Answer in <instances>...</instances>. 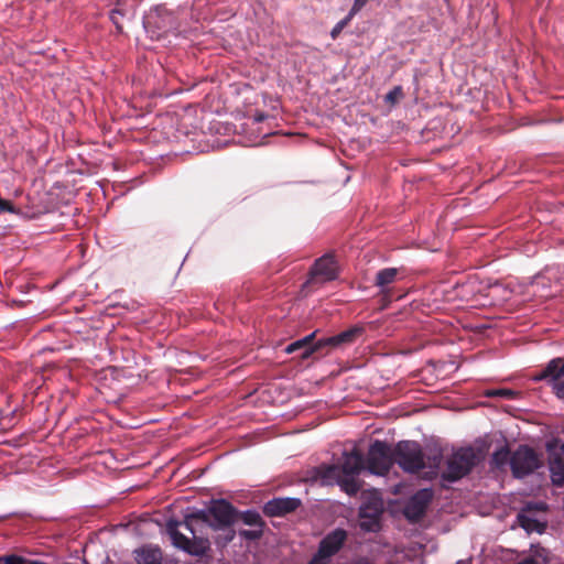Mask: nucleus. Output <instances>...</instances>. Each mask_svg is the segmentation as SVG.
Masks as SVG:
<instances>
[{
  "mask_svg": "<svg viewBox=\"0 0 564 564\" xmlns=\"http://www.w3.org/2000/svg\"><path fill=\"white\" fill-rule=\"evenodd\" d=\"M197 511L186 514L183 522L170 520L166 531L175 547L194 556H202L210 549V542L205 536L207 521L196 519Z\"/></svg>",
  "mask_w": 564,
  "mask_h": 564,
  "instance_id": "1",
  "label": "nucleus"
},
{
  "mask_svg": "<svg viewBox=\"0 0 564 564\" xmlns=\"http://www.w3.org/2000/svg\"><path fill=\"white\" fill-rule=\"evenodd\" d=\"M239 511L225 499H213L206 509L197 510L196 519L208 522L215 531L230 529L237 521Z\"/></svg>",
  "mask_w": 564,
  "mask_h": 564,
  "instance_id": "2",
  "label": "nucleus"
},
{
  "mask_svg": "<svg viewBox=\"0 0 564 564\" xmlns=\"http://www.w3.org/2000/svg\"><path fill=\"white\" fill-rule=\"evenodd\" d=\"M477 462L478 456L473 447H462L447 458L442 478L451 482L457 481L468 475Z\"/></svg>",
  "mask_w": 564,
  "mask_h": 564,
  "instance_id": "3",
  "label": "nucleus"
},
{
  "mask_svg": "<svg viewBox=\"0 0 564 564\" xmlns=\"http://www.w3.org/2000/svg\"><path fill=\"white\" fill-rule=\"evenodd\" d=\"M394 463L409 474H416L425 468V457L419 443L401 441L394 447Z\"/></svg>",
  "mask_w": 564,
  "mask_h": 564,
  "instance_id": "4",
  "label": "nucleus"
},
{
  "mask_svg": "<svg viewBox=\"0 0 564 564\" xmlns=\"http://www.w3.org/2000/svg\"><path fill=\"white\" fill-rule=\"evenodd\" d=\"M543 466L541 454L528 445H519L511 456V474L517 479L532 475Z\"/></svg>",
  "mask_w": 564,
  "mask_h": 564,
  "instance_id": "5",
  "label": "nucleus"
},
{
  "mask_svg": "<svg viewBox=\"0 0 564 564\" xmlns=\"http://www.w3.org/2000/svg\"><path fill=\"white\" fill-rule=\"evenodd\" d=\"M366 468L375 475L384 476L394 464V448L386 442L376 440L367 453Z\"/></svg>",
  "mask_w": 564,
  "mask_h": 564,
  "instance_id": "6",
  "label": "nucleus"
},
{
  "mask_svg": "<svg viewBox=\"0 0 564 564\" xmlns=\"http://www.w3.org/2000/svg\"><path fill=\"white\" fill-rule=\"evenodd\" d=\"M339 275V265L334 253H325L316 259L311 267L308 278L305 282L307 286L321 285L334 281Z\"/></svg>",
  "mask_w": 564,
  "mask_h": 564,
  "instance_id": "7",
  "label": "nucleus"
},
{
  "mask_svg": "<svg viewBox=\"0 0 564 564\" xmlns=\"http://www.w3.org/2000/svg\"><path fill=\"white\" fill-rule=\"evenodd\" d=\"M346 540L347 532L344 529L329 532L321 540L317 552L307 564H328L329 558L341 549Z\"/></svg>",
  "mask_w": 564,
  "mask_h": 564,
  "instance_id": "8",
  "label": "nucleus"
},
{
  "mask_svg": "<svg viewBox=\"0 0 564 564\" xmlns=\"http://www.w3.org/2000/svg\"><path fill=\"white\" fill-rule=\"evenodd\" d=\"M382 512L383 501L377 492H375L360 507L359 516L361 518V529L366 531H377L379 529V521Z\"/></svg>",
  "mask_w": 564,
  "mask_h": 564,
  "instance_id": "9",
  "label": "nucleus"
},
{
  "mask_svg": "<svg viewBox=\"0 0 564 564\" xmlns=\"http://www.w3.org/2000/svg\"><path fill=\"white\" fill-rule=\"evenodd\" d=\"M433 496V490L429 488L416 491L404 507L405 518L412 522L419 521L425 514Z\"/></svg>",
  "mask_w": 564,
  "mask_h": 564,
  "instance_id": "10",
  "label": "nucleus"
},
{
  "mask_svg": "<svg viewBox=\"0 0 564 564\" xmlns=\"http://www.w3.org/2000/svg\"><path fill=\"white\" fill-rule=\"evenodd\" d=\"M560 438L546 442L545 449L549 455V469L552 484L556 487L564 486V456L557 452Z\"/></svg>",
  "mask_w": 564,
  "mask_h": 564,
  "instance_id": "11",
  "label": "nucleus"
},
{
  "mask_svg": "<svg viewBox=\"0 0 564 564\" xmlns=\"http://www.w3.org/2000/svg\"><path fill=\"white\" fill-rule=\"evenodd\" d=\"M144 26L149 32H152L153 36L160 37L163 33L175 29V20L172 13L159 8L155 13L147 17Z\"/></svg>",
  "mask_w": 564,
  "mask_h": 564,
  "instance_id": "12",
  "label": "nucleus"
},
{
  "mask_svg": "<svg viewBox=\"0 0 564 564\" xmlns=\"http://www.w3.org/2000/svg\"><path fill=\"white\" fill-rule=\"evenodd\" d=\"M364 334V327L352 326L335 336L321 339L323 355L330 350L351 345Z\"/></svg>",
  "mask_w": 564,
  "mask_h": 564,
  "instance_id": "13",
  "label": "nucleus"
},
{
  "mask_svg": "<svg viewBox=\"0 0 564 564\" xmlns=\"http://www.w3.org/2000/svg\"><path fill=\"white\" fill-rule=\"evenodd\" d=\"M316 332L295 340L284 348L286 354H297L301 359H307L314 354L323 355L321 339L315 341Z\"/></svg>",
  "mask_w": 564,
  "mask_h": 564,
  "instance_id": "14",
  "label": "nucleus"
},
{
  "mask_svg": "<svg viewBox=\"0 0 564 564\" xmlns=\"http://www.w3.org/2000/svg\"><path fill=\"white\" fill-rule=\"evenodd\" d=\"M302 505L299 498H273L265 502L263 512L268 517H283L291 512H294Z\"/></svg>",
  "mask_w": 564,
  "mask_h": 564,
  "instance_id": "15",
  "label": "nucleus"
},
{
  "mask_svg": "<svg viewBox=\"0 0 564 564\" xmlns=\"http://www.w3.org/2000/svg\"><path fill=\"white\" fill-rule=\"evenodd\" d=\"M564 379V356L551 359L546 366L533 376L535 381H545L549 384Z\"/></svg>",
  "mask_w": 564,
  "mask_h": 564,
  "instance_id": "16",
  "label": "nucleus"
},
{
  "mask_svg": "<svg viewBox=\"0 0 564 564\" xmlns=\"http://www.w3.org/2000/svg\"><path fill=\"white\" fill-rule=\"evenodd\" d=\"M343 475L356 476L366 468V462L362 453L354 448L351 452H345L343 455V463L339 465Z\"/></svg>",
  "mask_w": 564,
  "mask_h": 564,
  "instance_id": "17",
  "label": "nucleus"
},
{
  "mask_svg": "<svg viewBox=\"0 0 564 564\" xmlns=\"http://www.w3.org/2000/svg\"><path fill=\"white\" fill-rule=\"evenodd\" d=\"M399 270L397 268H386L377 272L375 285L381 288V293L384 297H391V291L387 286L393 283L397 279Z\"/></svg>",
  "mask_w": 564,
  "mask_h": 564,
  "instance_id": "18",
  "label": "nucleus"
},
{
  "mask_svg": "<svg viewBox=\"0 0 564 564\" xmlns=\"http://www.w3.org/2000/svg\"><path fill=\"white\" fill-rule=\"evenodd\" d=\"M317 475L322 479L323 484L332 485L339 482V479L343 477V473L340 470L339 465H321L317 468Z\"/></svg>",
  "mask_w": 564,
  "mask_h": 564,
  "instance_id": "19",
  "label": "nucleus"
},
{
  "mask_svg": "<svg viewBox=\"0 0 564 564\" xmlns=\"http://www.w3.org/2000/svg\"><path fill=\"white\" fill-rule=\"evenodd\" d=\"M518 523L521 528H523L527 532H538L543 533L546 525L538 521L536 519L529 516L525 512H519L517 516Z\"/></svg>",
  "mask_w": 564,
  "mask_h": 564,
  "instance_id": "20",
  "label": "nucleus"
},
{
  "mask_svg": "<svg viewBox=\"0 0 564 564\" xmlns=\"http://www.w3.org/2000/svg\"><path fill=\"white\" fill-rule=\"evenodd\" d=\"M138 564H161L162 553L159 549L142 547L135 552Z\"/></svg>",
  "mask_w": 564,
  "mask_h": 564,
  "instance_id": "21",
  "label": "nucleus"
},
{
  "mask_svg": "<svg viewBox=\"0 0 564 564\" xmlns=\"http://www.w3.org/2000/svg\"><path fill=\"white\" fill-rule=\"evenodd\" d=\"M512 452L508 446H502L495 451L491 456V465L495 468L502 469L506 465L511 467Z\"/></svg>",
  "mask_w": 564,
  "mask_h": 564,
  "instance_id": "22",
  "label": "nucleus"
},
{
  "mask_svg": "<svg viewBox=\"0 0 564 564\" xmlns=\"http://www.w3.org/2000/svg\"><path fill=\"white\" fill-rule=\"evenodd\" d=\"M338 486L348 496H356L361 489L362 481L357 479L355 476L343 475L341 479H339Z\"/></svg>",
  "mask_w": 564,
  "mask_h": 564,
  "instance_id": "23",
  "label": "nucleus"
},
{
  "mask_svg": "<svg viewBox=\"0 0 564 564\" xmlns=\"http://www.w3.org/2000/svg\"><path fill=\"white\" fill-rule=\"evenodd\" d=\"M237 520H241L246 525L253 528H260L265 525L259 512L254 510H247L243 512L239 511Z\"/></svg>",
  "mask_w": 564,
  "mask_h": 564,
  "instance_id": "24",
  "label": "nucleus"
},
{
  "mask_svg": "<svg viewBox=\"0 0 564 564\" xmlns=\"http://www.w3.org/2000/svg\"><path fill=\"white\" fill-rule=\"evenodd\" d=\"M123 4L124 3L121 1H118L116 7L110 11V20L119 33L123 31L122 21L127 15V10L123 8Z\"/></svg>",
  "mask_w": 564,
  "mask_h": 564,
  "instance_id": "25",
  "label": "nucleus"
},
{
  "mask_svg": "<svg viewBox=\"0 0 564 564\" xmlns=\"http://www.w3.org/2000/svg\"><path fill=\"white\" fill-rule=\"evenodd\" d=\"M442 463V455L440 453H436L432 456H427L425 459V467H427L430 470L426 473L427 479H433L437 476V469L440 468Z\"/></svg>",
  "mask_w": 564,
  "mask_h": 564,
  "instance_id": "26",
  "label": "nucleus"
},
{
  "mask_svg": "<svg viewBox=\"0 0 564 564\" xmlns=\"http://www.w3.org/2000/svg\"><path fill=\"white\" fill-rule=\"evenodd\" d=\"M0 564H45L40 561L24 558L20 555L10 554L0 556Z\"/></svg>",
  "mask_w": 564,
  "mask_h": 564,
  "instance_id": "27",
  "label": "nucleus"
},
{
  "mask_svg": "<svg viewBox=\"0 0 564 564\" xmlns=\"http://www.w3.org/2000/svg\"><path fill=\"white\" fill-rule=\"evenodd\" d=\"M517 392L511 389H491L487 390L485 395L489 398H501L506 400H511L516 397Z\"/></svg>",
  "mask_w": 564,
  "mask_h": 564,
  "instance_id": "28",
  "label": "nucleus"
},
{
  "mask_svg": "<svg viewBox=\"0 0 564 564\" xmlns=\"http://www.w3.org/2000/svg\"><path fill=\"white\" fill-rule=\"evenodd\" d=\"M404 97L403 89L401 86L393 87L384 97L386 102L395 105Z\"/></svg>",
  "mask_w": 564,
  "mask_h": 564,
  "instance_id": "29",
  "label": "nucleus"
},
{
  "mask_svg": "<svg viewBox=\"0 0 564 564\" xmlns=\"http://www.w3.org/2000/svg\"><path fill=\"white\" fill-rule=\"evenodd\" d=\"M263 528L264 527H260V528H254L252 530L243 529V530L239 531V535L245 540L256 541V540H259L263 535Z\"/></svg>",
  "mask_w": 564,
  "mask_h": 564,
  "instance_id": "30",
  "label": "nucleus"
},
{
  "mask_svg": "<svg viewBox=\"0 0 564 564\" xmlns=\"http://www.w3.org/2000/svg\"><path fill=\"white\" fill-rule=\"evenodd\" d=\"M547 510V505L545 502H528L521 510V512L530 513V512H545Z\"/></svg>",
  "mask_w": 564,
  "mask_h": 564,
  "instance_id": "31",
  "label": "nucleus"
},
{
  "mask_svg": "<svg viewBox=\"0 0 564 564\" xmlns=\"http://www.w3.org/2000/svg\"><path fill=\"white\" fill-rule=\"evenodd\" d=\"M351 17H347L345 18L344 20L339 21L332 30L330 32V35L333 39H336L338 36V34L341 32V30L344 29V26L348 23V21L350 20Z\"/></svg>",
  "mask_w": 564,
  "mask_h": 564,
  "instance_id": "32",
  "label": "nucleus"
},
{
  "mask_svg": "<svg viewBox=\"0 0 564 564\" xmlns=\"http://www.w3.org/2000/svg\"><path fill=\"white\" fill-rule=\"evenodd\" d=\"M556 397L564 401V379L551 384Z\"/></svg>",
  "mask_w": 564,
  "mask_h": 564,
  "instance_id": "33",
  "label": "nucleus"
},
{
  "mask_svg": "<svg viewBox=\"0 0 564 564\" xmlns=\"http://www.w3.org/2000/svg\"><path fill=\"white\" fill-rule=\"evenodd\" d=\"M369 0H355L352 8L350 9L349 17H354L357 12H359Z\"/></svg>",
  "mask_w": 564,
  "mask_h": 564,
  "instance_id": "34",
  "label": "nucleus"
},
{
  "mask_svg": "<svg viewBox=\"0 0 564 564\" xmlns=\"http://www.w3.org/2000/svg\"><path fill=\"white\" fill-rule=\"evenodd\" d=\"M0 212L1 213H4V212L14 213L15 207L10 200L0 198Z\"/></svg>",
  "mask_w": 564,
  "mask_h": 564,
  "instance_id": "35",
  "label": "nucleus"
},
{
  "mask_svg": "<svg viewBox=\"0 0 564 564\" xmlns=\"http://www.w3.org/2000/svg\"><path fill=\"white\" fill-rule=\"evenodd\" d=\"M491 289V292L492 293H498L499 291H503V294H502V297L505 300L509 299V293H511L510 291L507 290V288H505L502 284L500 283H495L494 285L490 286Z\"/></svg>",
  "mask_w": 564,
  "mask_h": 564,
  "instance_id": "36",
  "label": "nucleus"
},
{
  "mask_svg": "<svg viewBox=\"0 0 564 564\" xmlns=\"http://www.w3.org/2000/svg\"><path fill=\"white\" fill-rule=\"evenodd\" d=\"M268 117V115H265L264 112H259L254 116V120L257 122H262L263 120H265Z\"/></svg>",
  "mask_w": 564,
  "mask_h": 564,
  "instance_id": "37",
  "label": "nucleus"
},
{
  "mask_svg": "<svg viewBox=\"0 0 564 564\" xmlns=\"http://www.w3.org/2000/svg\"><path fill=\"white\" fill-rule=\"evenodd\" d=\"M517 564H538V562L534 558L529 557V558H524L523 561H521Z\"/></svg>",
  "mask_w": 564,
  "mask_h": 564,
  "instance_id": "38",
  "label": "nucleus"
},
{
  "mask_svg": "<svg viewBox=\"0 0 564 564\" xmlns=\"http://www.w3.org/2000/svg\"><path fill=\"white\" fill-rule=\"evenodd\" d=\"M235 538V531L230 530L229 534L226 536V543L231 542Z\"/></svg>",
  "mask_w": 564,
  "mask_h": 564,
  "instance_id": "39",
  "label": "nucleus"
},
{
  "mask_svg": "<svg viewBox=\"0 0 564 564\" xmlns=\"http://www.w3.org/2000/svg\"><path fill=\"white\" fill-rule=\"evenodd\" d=\"M557 448H560V452H558V453L563 455V454H564V442L562 443V442L560 441V443H558V445H557Z\"/></svg>",
  "mask_w": 564,
  "mask_h": 564,
  "instance_id": "40",
  "label": "nucleus"
},
{
  "mask_svg": "<svg viewBox=\"0 0 564 564\" xmlns=\"http://www.w3.org/2000/svg\"><path fill=\"white\" fill-rule=\"evenodd\" d=\"M3 416L0 415V431H3L6 429L4 424L2 423Z\"/></svg>",
  "mask_w": 564,
  "mask_h": 564,
  "instance_id": "41",
  "label": "nucleus"
},
{
  "mask_svg": "<svg viewBox=\"0 0 564 564\" xmlns=\"http://www.w3.org/2000/svg\"><path fill=\"white\" fill-rule=\"evenodd\" d=\"M468 286H469V283H467V284H462V285H460V289L464 291V290H465V289H467Z\"/></svg>",
  "mask_w": 564,
  "mask_h": 564,
  "instance_id": "42",
  "label": "nucleus"
}]
</instances>
